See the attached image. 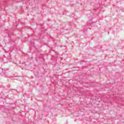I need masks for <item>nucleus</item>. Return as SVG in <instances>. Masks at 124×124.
<instances>
[{"label":"nucleus","mask_w":124,"mask_h":124,"mask_svg":"<svg viewBox=\"0 0 124 124\" xmlns=\"http://www.w3.org/2000/svg\"><path fill=\"white\" fill-rule=\"evenodd\" d=\"M0 74L1 75H6V73H5V70H3V69H0Z\"/></svg>","instance_id":"1"},{"label":"nucleus","mask_w":124,"mask_h":124,"mask_svg":"<svg viewBox=\"0 0 124 124\" xmlns=\"http://www.w3.org/2000/svg\"><path fill=\"white\" fill-rule=\"evenodd\" d=\"M72 25H73V23H72V22L69 23V26H72Z\"/></svg>","instance_id":"2"},{"label":"nucleus","mask_w":124,"mask_h":124,"mask_svg":"<svg viewBox=\"0 0 124 124\" xmlns=\"http://www.w3.org/2000/svg\"><path fill=\"white\" fill-rule=\"evenodd\" d=\"M63 15H64V13L63 14Z\"/></svg>","instance_id":"3"}]
</instances>
